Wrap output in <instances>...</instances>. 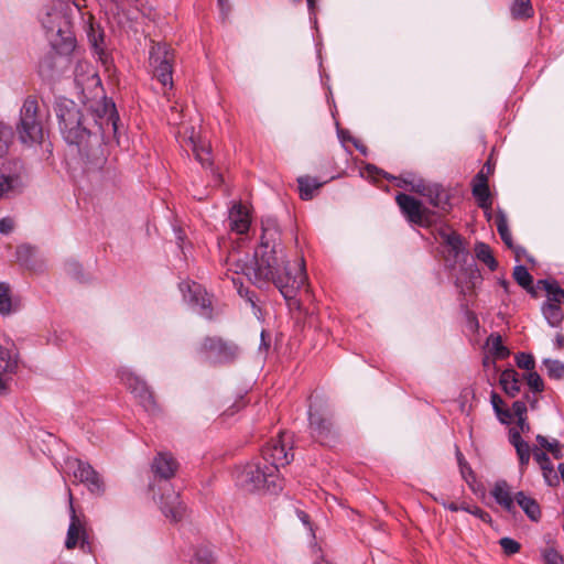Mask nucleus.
Instances as JSON below:
<instances>
[{"mask_svg":"<svg viewBox=\"0 0 564 564\" xmlns=\"http://www.w3.org/2000/svg\"><path fill=\"white\" fill-rule=\"evenodd\" d=\"M64 140L75 145L85 161L86 171L98 172L107 164L105 139L117 132L119 115L110 100H102L94 110H82L70 99H59L55 107Z\"/></svg>","mask_w":564,"mask_h":564,"instance_id":"f257e3e1","label":"nucleus"},{"mask_svg":"<svg viewBox=\"0 0 564 564\" xmlns=\"http://www.w3.org/2000/svg\"><path fill=\"white\" fill-rule=\"evenodd\" d=\"M253 283L262 289L272 283L284 297L291 311L302 312V303L296 297L301 290L308 293L304 260L291 268L281 242V232L274 219L262 221L260 245L256 251L252 269Z\"/></svg>","mask_w":564,"mask_h":564,"instance_id":"f03ea898","label":"nucleus"},{"mask_svg":"<svg viewBox=\"0 0 564 564\" xmlns=\"http://www.w3.org/2000/svg\"><path fill=\"white\" fill-rule=\"evenodd\" d=\"M41 23L46 30L52 47L58 54H69L76 46L72 23L62 8L55 6L41 14Z\"/></svg>","mask_w":564,"mask_h":564,"instance_id":"7ed1b4c3","label":"nucleus"},{"mask_svg":"<svg viewBox=\"0 0 564 564\" xmlns=\"http://www.w3.org/2000/svg\"><path fill=\"white\" fill-rule=\"evenodd\" d=\"M238 484L249 491L265 489L272 494L282 490V479L275 465L265 464L260 457L248 463L237 476Z\"/></svg>","mask_w":564,"mask_h":564,"instance_id":"20e7f679","label":"nucleus"},{"mask_svg":"<svg viewBox=\"0 0 564 564\" xmlns=\"http://www.w3.org/2000/svg\"><path fill=\"white\" fill-rule=\"evenodd\" d=\"M308 427L311 436L321 445L330 446L339 437L334 414L328 404L322 400L310 405Z\"/></svg>","mask_w":564,"mask_h":564,"instance_id":"39448f33","label":"nucleus"},{"mask_svg":"<svg viewBox=\"0 0 564 564\" xmlns=\"http://www.w3.org/2000/svg\"><path fill=\"white\" fill-rule=\"evenodd\" d=\"M15 129L19 140L24 144H34L42 141L43 123L39 115V102L34 96H28L24 99Z\"/></svg>","mask_w":564,"mask_h":564,"instance_id":"423d86ee","label":"nucleus"},{"mask_svg":"<svg viewBox=\"0 0 564 564\" xmlns=\"http://www.w3.org/2000/svg\"><path fill=\"white\" fill-rule=\"evenodd\" d=\"M197 352L210 365H229L240 354L238 345L220 336H206L197 348Z\"/></svg>","mask_w":564,"mask_h":564,"instance_id":"0eeeda50","label":"nucleus"},{"mask_svg":"<svg viewBox=\"0 0 564 564\" xmlns=\"http://www.w3.org/2000/svg\"><path fill=\"white\" fill-rule=\"evenodd\" d=\"M175 63V52L166 43H153L149 51V65L153 76L163 87H173V67Z\"/></svg>","mask_w":564,"mask_h":564,"instance_id":"6e6552de","label":"nucleus"},{"mask_svg":"<svg viewBox=\"0 0 564 564\" xmlns=\"http://www.w3.org/2000/svg\"><path fill=\"white\" fill-rule=\"evenodd\" d=\"M291 443V436L286 432H280L276 438L270 440L261 449L259 456L265 464L275 465L279 470L293 460L294 454L292 447H288Z\"/></svg>","mask_w":564,"mask_h":564,"instance_id":"1a4fd4ad","label":"nucleus"},{"mask_svg":"<svg viewBox=\"0 0 564 564\" xmlns=\"http://www.w3.org/2000/svg\"><path fill=\"white\" fill-rule=\"evenodd\" d=\"M395 202L402 215L410 224L427 227L433 223L435 216L434 212L426 208L421 200L413 196L399 193L395 196Z\"/></svg>","mask_w":564,"mask_h":564,"instance_id":"9d476101","label":"nucleus"},{"mask_svg":"<svg viewBox=\"0 0 564 564\" xmlns=\"http://www.w3.org/2000/svg\"><path fill=\"white\" fill-rule=\"evenodd\" d=\"M120 380L128 390L138 399L139 403L148 412H154L158 409L153 392L148 384L129 370L119 372Z\"/></svg>","mask_w":564,"mask_h":564,"instance_id":"9b49d317","label":"nucleus"},{"mask_svg":"<svg viewBox=\"0 0 564 564\" xmlns=\"http://www.w3.org/2000/svg\"><path fill=\"white\" fill-rule=\"evenodd\" d=\"M180 290L183 293L185 301L199 308L198 313L203 317L207 319L213 318L212 300L200 284L191 281H183L180 283Z\"/></svg>","mask_w":564,"mask_h":564,"instance_id":"f8f14e48","label":"nucleus"},{"mask_svg":"<svg viewBox=\"0 0 564 564\" xmlns=\"http://www.w3.org/2000/svg\"><path fill=\"white\" fill-rule=\"evenodd\" d=\"M69 507H70V523L67 530V536L65 541V546L68 550L76 547L78 542L80 541V547H85L86 543V530L85 523L80 520V518L76 514L74 506H73V496L69 492Z\"/></svg>","mask_w":564,"mask_h":564,"instance_id":"ddd939ff","label":"nucleus"},{"mask_svg":"<svg viewBox=\"0 0 564 564\" xmlns=\"http://www.w3.org/2000/svg\"><path fill=\"white\" fill-rule=\"evenodd\" d=\"M74 477L85 484L94 494L104 491V482L98 473L87 463L76 460V467L73 470Z\"/></svg>","mask_w":564,"mask_h":564,"instance_id":"4468645a","label":"nucleus"},{"mask_svg":"<svg viewBox=\"0 0 564 564\" xmlns=\"http://www.w3.org/2000/svg\"><path fill=\"white\" fill-rule=\"evenodd\" d=\"M155 477L169 480L175 476L178 469V462L171 453L159 452L151 464Z\"/></svg>","mask_w":564,"mask_h":564,"instance_id":"2eb2a0df","label":"nucleus"},{"mask_svg":"<svg viewBox=\"0 0 564 564\" xmlns=\"http://www.w3.org/2000/svg\"><path fill=\"white\" fill-rule=\"evenodd\" d=\"M509 443L514 447L518 459L519 468L521 473H524L529 466L531 455L533 456V448L525 442L520 435V431L517 427L509 430Z\"/></svg>","mask_w":564,"mask_h":564,"instance_id":"dca6fc26","label":"nucleus"},{"mask_svg":"<svg viewBox=\"0 0 564 564\" xmlns=\"http://www.w3.org/2000/svg\"><path fill=\"white\" fill-rule=\"evenodd\" d=\"M471 193L481 209L485 212L491 209L492 200L488 185V176L484 171L478 172L474 177Z\"/></svg>","mask_w":564,"mask_h":564,"instance_id":"f3484780","label":"nucleus"},{"mask_svg":"<svg viewBox=\"0 0 564 564\" xmlns=\"http://www.w3.org/2000/svg\"><path fill=\"white\" fill-rule=\"evenodd\" d=\"M229 228L239 235L246 234L251 224L249 210L239 204H234L228 215Z\"/></svg>","mask_w":564,"mask_h":564,"instance_id":"a211bd4d","label":"nucleus"},{"mask_svg":"<svg viewBox=\"0 0 564 564\" xmlns=\"http://www.w3.org/2000/svg\"><path fill=\"white\" fill-rule=\"evenodd\" d=\"M425 191V196L429 203L440 209L442 213H448L452 208L451 196L440 184H431L430 187H423L422 192Z\"/></svg>","mask_w":564,"mask_h":564,"instance_id":"6ab92c4d","label":"nucleus"},{"mask_svg":"<svg viewBox=\"0 0 564 564\" xmlns=\"http://www.w3.org/2000/svg\"><path fill=\"white\" fill-rule=\"evenodd\" d=\"M161 510L164 516L174 522L181 521L186 512V507L177 494H173L170 498L163 499Z\"/></svg>","mask_w":564,"mask_h":564,"instance_id":"aec40b11","label":"nucleus"},{"mask_svg":"<svg viewBox=\"0 0 564 564\" xmlns=\"http://www.w3.org/2000/svg\"><path fill=\"white\" fill-rule=\"evenodd\" d=\"M491 496L495 498L496 502L500 505L506 511H514V499L506 480H499L495 484L491 490Z\"/></svg>","mask_w":564,"mask_h":564,"instance_id":"412c9836","label":"nucleus"},{"mask_svg":"<svg viewBox=\"0 0 564 564\" xmlns=\"http://www.w3.org/2000/svg\"><path fill=\"white\" fill-rule=\"evenodd\" d=\"M0 368L3 372L14 373L18 368V351L12 341L0 345Z\"/></svg>","mask_w":564,"mask_h":564,"instance_id":"4be33fe9","label":"nucleus"},{"mask_svg":"<svg viewBox=\"0 0 564 564\" xmlns=\"http://www.w3.org/2000/svg\"><path fill=\"white\" fill-rule=\"evenodd\" d=\"M533 459L539 464L540 468L542 469L543 477L549 485L552 486L558 482V478L554 471L553 464L545 452L534 447Z\"/></svg>","mask_w":564,"mask_h":564,"instance_id":"5701e85b","label":"nucleus"},{"mask_svg":"<svg viewBox=\"0 0 564 564\" xmlns=\"http://www.w3.org/2000/svg\"><path fill=\"white\" fill-rule=\"evenodd\" d=\"M184 143L192 150L196 160L203 166H209L212 164L209 148L196 140L194 131H192V134L187 139H184Z\"/></svg>","mask_w":564,"mask_h":564,"instance_id":"b1692460","label":"nucleus"},{"mask_svg":"<svg viewBox=\"0 0 564 564\" xmlns=\"http://www.w3.org/2000/svg\"><path fill=\"white\" fill-rule=\"evenodd\" d=\"M17 260L18 262L29 269L36 270L37 268V249L29 243H23L17 247Z\"/></svg>","mask_w":564,"mask_h":564,"instance_id":"393cba45","label":"nucleus"},{"mask_svg":"<svg viewBox=\"0 0 564 564\" xmlns=\"http://www.w3.org/2000/svg\"><path fill=\"white\" fill-rule=\"evenodd\" d=\"M506 394L514 398L520 392L519 373L514 369H506L501 372L499 379Z\"/></svg>","mask_w":564,"mask_h":564,"instance_id":"a878e982","label":"nucleus"},{"mask_svg":"<svg viewBox=\"0 0 564 564\" xmlns=\"http://www.w3.org/2000/svg\"><path fill=\"white\" fill-rule=\"evenodd\" d=\"M324 183L325 182H319L316 177H312L310 175L300 176L297 178L300 197L303 200L312 199Z\"/></svg>","mask_w":564,"mask_h":564,"instance_id":"bb28decb","label":"nucleus"},{"mask_svg":"<svg viewBox=\"0 0 564 564\" xmlns=\"http://www.w3.org/2000/svg\"><path fill=\"white\" fill-rule=\"evenodd\" d=\"M514 499L532 521H538L540 519L541 509L535 499L527 496L523 491L517 492Z\"/></svg>","mask_w":564,"mask_h":564,"instance_id":"cd10ccee","label":"nucleus"},{"mask_svg":"<svg viewBox=\"0 0 564 564\" xmlns=\"http://www.w3.org/2000/svg\"><path fill=\"white\" fill-rule=\"evenodd\" d=\"M538 285L546 292L547 300L545 303H554L560 305L564 303V290L557 284V282L539 280Z\"/></svg>","mask_w":564,"mask_h":564,"instance_id":"c85d7f7f","label":"nucleus"},{"mask_svg":"<svg viewBox=\"0 0 564 564\" xmlns=\"http://www.w3.org/2000/svg\"><path fill=\"white\" fill-rule=\"evenodd\" d=\"M510 13L514 20H528L534 15L531 0H513Z\"/></svg>","mask_w":564,"mask_h":564,"instance_id":"c756f323","label":"nucleus"},{"mask_svg":"<svg viewBox=\"0 0 564 564\" xmlns=\"http://www.w3.org/2000/svg\"><path fill=\"white\" fill-rule=\"evenodd\" d=\"M475 256L476 258L486 264L490 271H496L498 268V262L492 254L490 247L485 242H477L475 245Z\"/></svg>","mask_w":564,"mask_h":564,"instance_id":"7c9ffc66","label":"nucleus"},{"mask_svg":"<svg viewBox=\"0 0 564 564\" xmlns=\"http://www.w3.org/2000/svg\"><path fill=\"white\" fill-rule=\"evenodd\" d=\"M542 313L551 327H557L563 322L564 313L560 304L544 303Z\"/></svg>","mask_w":564,"mask_h":564,"instance_id":"2f4dec72","label":"nucleus"},{"mask_svg":"<svg viewBox=\"0 0 564 564\" xmlns=\"http://www.w3.org/2000/svg\"><path fill=\"white\" fill-rule=\"evenodd\" d=\"M440 236L442 241L451 248L454 256L458 257L463 250V240L460 235L449 229H442L440 231Z\"/></svg>","mask_w":564,"mask_h":564,"instance_id":"473e14b6","label":"nucleus"},{"mask_svg":"<svg viewBox=\"0 0 564 564\" xmlns=\"http://www.w3.org/2000/svg\"><path fill=\"white\" fill-rule=\"evenodd\" d=\"M497 231L508 248H513L512 236L508 227V220L502 212H499L496 216Z\"/></svg>","mask_w":564,"mask_h":564,"instance_id":"72a5a7b5","label":"nucleus"},{"mask_svg":"<svg viewBox=\"0 0 564 564\" xmlns=\"http://www.w3.org/2000/svg\"><path fill=\"white\" fill-rule=\"evenodd\" d=\"M512 275L520 286H522L529 292L533 291V278L524 265H516Z\"/></svg>","mask_w":564,"mask_h":564,"instance_id":"f704fd0d","label":"nucleus"},{"mask_svg":"<svg viewBox=\"0 0 564 564\" xmlns=\"http://www.w3.org/2000/svg\"><path fill=\"white\" fill-rule=\"evenodd\" d=\"M536 442L542 448L551 453L555 459L563 458L562 445L557 440L549 441L545 436L539 434L536 435Z\"/></svg>","mask_w":564,"mask_h":564,"instance_id":"c9c22d12","label":"nucleus"},{"mask_svg":"<svg viewBox=\"0 0 564 564\" xmlns=\"http://www.w3.org/2000/svg\"><path fill=\"white\" fill-rule=\"evenodd\" d=\"M456 458L463 479L467 484L475 481V474L458 447L456 448Z\"/></svg>","mask_w":564,"mask_h":564,"instance_id":"e433bc0d","label":"nucleus"},{"mask_svg":"<svg viewBox=\"0 0 564 564\" xmlns=\"http://www.w3.org/2000/svg\"><path fill=\"white\" fill-rule=\"evenodd\" d=\"M543 364L546 368L547 376L552 379L564 378V364L555 359H544Z\"/></svg>","mask_w":564,"mask_h":564,"instance_id":"4c0bfd02","label":"nucleus"},{"mask_svg":"<svg viewBox=\"0 0 564 564\" xmlns=\"http://www.w3.org/2000/svg\"><path fill=\"white\" fill-rule=\"evenodd\" d=\"M11 313L10 286L4 282H0V314L8 315Z\"/></svg>","mask_w":564,"mask_h":564,"instance_id":"58836bf2","label":"nucleus"},{"mask_svg":"<svg viewBox=\"0 0 564 564\" xmlns=\"http://www.w3.org/2000/svg\"><path fill=\"white\" fill-rule=\"evenodd\" d=\"M489 340H491L492 355L497 359H505L509 356V349L503 346L500 335H490Z\"/></svg>","mask_w":564,"mask_h":564,"instance_id":"ea45409f","label":"nucleus"},{"mask_svg":"<svg viewBox=\"0 0 564 564\" xmlns=\"http://www.w3.org/2000/svg\"><path fill=\"white\" fill-rule=\"evenodd\" d=\"M87 37L90 45L94 47L96 52L102 51L104 33L99 29L96 30L94 25L90 24L89 30L87 32Z\"/></svg>","mask_w":564,"mask_h":564,"instance_id":"a19ab883","label":"nucleus"},{"mask_svg":"<svg viewBox=\"0 0 564 564\" xmlns=\"http://www.w3.org/2000/svg\"><path fill=\"white\" fill-rule=\"evenodd\" d=\"M529 388L533 392H542L544 390V383L541 376L536 371H530L524 376Z\"/></svg>","mask_w":564,"mask_h":564,"instance_id":"79ce46f5","label":"nucleus"},{"mask_svg":"<svg viewBox=\"0 0 564 564\" xmlns=\"http://www.w3.org/2000/svg\"><path fill=\"white\" fill-rule=\"evenodd\" d=\"M499 545L501 546L503 553L508 556L518 553L521 549V544L508 536L501 538L499 540Z\"/></svg>","mask_w":564,"mask_h":564,"instance_id":"37998d69","label":"nucleus"},{"mask_svg":"<svg viewBox=\"0 0 564 564\" xmlns=\"http://www.w3.org/2000/svg\"><path fill=\"white\" fill-rule=\"evenodd\" d=\"M12 139V130L0 122V156H3Z\"/></svg>","mask_w":564,"mask_h":564,"instance_id":"c03bdc74","label":"nucleus"},{"mask_svg":"<svg viewBox=\"0 0 564 564\" xmlns=\"http://www.w3.org/2000/svg\"><path fill=\"white\" fill-rule=\"evenodd\" d=\"M516 364L520 369L532 371L535 366V361L532 355L525 352H519L516 356Z\"/></svg>","mask_w":564,"mask_h":564,"instance_id":"a18cd8bd","label":"nucleus"},{"mask_svg":"<svg viewBox=\"0 0 564 564\" xmlns=\"http://www.w3.org/2000/svg\"><path fill=\"white\" fill-rule=\"evenodd\" d=\"M544 564H564L563 556L554 549H547L543 552Z\"/></svg>","mask_w":564,"mask_h":564,"instance_id":"49530a36","label":"nucleus"},{"mask_svg":"<svg viewBox=\"0 0 564 564\" xmlns=\"http://www.w3.org/2000/svg\"><path fill=\"white\" fill-rule=\"evenodd\" d=\"M512 411L516 416L524 417L527 414V403L523 400L514 401L512 404Z\"/></svg>","mask_w":564,"mask_h":564,"instance_id":"de8ad7c7","label":"nucleus"},{"mask_svg":"<svg viewBox=\"0 0 564 564\" xmlns=\"http://www.w3.org/2000/svg\"><path fill=\"white\" fill-rule=\"evenodd\" d=\"M470 513L474 514L475 517L479 518L485 523L491 522L490 514L477 506H473Z\"/></svg>","mask_w":564,"mask_h":564,"instance_id":"09e8293b","label":"nucleus"},{"mask_svg":"<svg viewBox=\"0 0 564 564\" xmlns=\"http://www.w3.org/2000/svg\"><path fill=\"white\" fill-rule=\"evenodd\" d=\"M14 223L11 218L4 217L0 219V232L8 235L13 230Z\"/></svg>","mask_w":564,"mask_h":564,"instance_id":"8fccbe9b","label":"nucleus"},{"mask_svg":"<svg viewBox=\"0 0 564 564\" xmlns=\"http://www.w3.org/2000/svg\"><path fill=\"white\" fill-rule=\"evenodd\" d=\"M12 181L9 176L1 175L0 176V198L11 189Z\"/></svg>","mask_w":564,"mask_h":564,"instance_id":"3c124183","label":"nucleus"},{"mask_svg":"<svg viewBox=\"0 0 564 564\" xmlns=\"http://www.w3.org/2000/svg\"><path fill=\"white\" fill-rule=\"evenodd\" d=\"M499 421L503 424H507L509 423L510 419H511V412L509 409H503V408H500L497 412H496Z\"/></svg>","mask_w":564,"mask_h":564,"instance_id":"603ef678","label":"nucleus"},{"mask_svg":"<svg viewBox=\"0 0 564 564\" xmlns=\"http://www.w3.org/2000/svg\"><path fill=\"white\" fill-rule=\"evenodd\" d=\"M490 401H491V404H492V408H494L495 412H497L503 405V400L496 392L491 393Z\"/></svg>","mask_w":564,"mask_h":564,"instance_id":"864d4df0","label":"nucleus"},{"mask_svg":"<svg viewBox=\"0 0 564 564\" xmlns=\"http://www.w3.org/2000/svg\"><path fill=\"white\" fill-rule=\"evenodd\" d=\"M517 431H520V435L522 433H529L530 432V424L528 422L527 416L518 419V429H517Z\"/></svg>","mask_w":564,"mask_h":564,"instance_id":"5fc2aeb1","label":"nucleus"},{"mask_svg":"<svg viewBox=\"0 0 564 564\" xmlns=\"http://www.w3.org/2000/svg\"><path fill=\"white\" fill-rule=\"evenodd\" d=\"M6 372L0 371V394H7L9 392V379L4 378Z\"/></svg>","mask_w":564,"mask_h":564,"instance_id":"6e6d98bb","label":"nucleus"},{"mask_svg":"<svg viewBox=\"0 0 564 564\" xmlns=\"http://www.w3.org/2000/svg\"><path fill=\"white\" fill-rule=\"evenodd\" d=\"M58 2L66 3L72 2L73 6L80 12L84 8H86V0H58Z\"/></svg>","mask_w":564,"mask_h":564,"instance_id":"4d7b16f0","label":"nucleus"},{"mask_svg":"<svg viewBox=\"0 0 564 564\" xmlns=\"http://www.w3.org/2000/svg\"><path fill=\"white\" fill-rule=\"evenodd\" d=\"M430 185H431V184H426V183H425V182H423V181H419L416 184H414V185L412 186V189H413L415 193H417V194H420V195H422V196H425V193H426V192H425V191H423V192H422V189H423V187H430Z\"/></svg>","mask_w":564,"mask_h":564,"instance_id":"13d9d810","label":"nucleus"},{"mask_svg":"<svg viewBox=\"0 0 564 564\" xmlns=\"http://www.w3.org/2000/svg\"><path fill=\"white\" fill-rule=\"evenodd\" d=\"M441 505H442L444 508H446V509H448V510H451V511H453V512L458 511V507H459V505H458V503H456V502H447V501H445V500H442V501H441Z\"/></svg>","mask_w":564,"mask_h":564,"instance_id":"bf43d9fd","label":"nucleus"},{"mask_svg":"<svg viewBox=\"0 0 564 564\" xmlns=\"http://www.w3.org/2000/svg\"><path fill=\"white\" fill-rule=\"evenodd\" d=\"M67 270H68V272H72V273H74V275L77 276V273H79V271H80V265L77 262H69L67 264Z\"/></svg>","mask_w":564,"mask_h":564,"instance_id":"052dcab7","label":"nucleus"},{"mask_svg":"<svg viewBox=\"0 0 564 564\" xmlns=\"http://www.w3.org/2000/svg\"><path fill=\"white\" fill-rule=\"evenodd\" d=\"M245 406V402L243 401H239L237 403L234 404L232 408H235V410L230 411V409H228L225 414H228V415H232L235 412L239 411L240 409H242Z\"/></svg>","mask_w":564,"mask_h":564,"instance_id":"680f3d73","label":"nucleus"},{"mask_svg":"<svg viewBox=\"0 0 564 564\" xmlns=\"http://www.w3.org/2000/svg\"><path fill=\"white\" fill-rule=\"evenodd\" d=\"M556 346L562 348L564 346V335L557 334L555 338Z\"/></svg>","mask_w":564,"mask_h":564,"instance_id":"e2e57ef3","label":"nucleus"},{"mask_svg":"<svg viewBox=\"0 0 564 564\" xmlns=\"http://www.w3.org/2000/svg\"><path fill=\"white\" fill-rule=\"evenodd\" d=\"M471 509H473V506H469V505H468V503H466V502H462V503L459 505V507H458V511H459V510H463V511H466V512H468V513H470Z\"/></svg>","mask_w":564,"mask_h":564,"instance_id":"0e129e2a","label":"nucleus"},{"mask_svg":"<svg viewBox=\"0 0 564 564\" xmlns=\"http://www.w3.org/2000/svg\"><path fill=\"white\" fill-rule=\"evenodd\" d=\"M499 284L501 285V288H503V290L506 292H509L510 283L507 280H505V279L499 280Z\"/></svg>","mask_w":564,"mask_h":564,"instance_id":"69168bd1","label":"nucleus"},{"mask_svg":"<svg viewBox=\"0 0 564 564\" xmlns=\"http://www.w3.org/2000/svg\"><path fill=\"white\" fill-rule=\"evenodd\" d=\"M308 10L313 12L315 10V0H306Z\"/></svg>","mask_w":564,"mask_h":564,"instance_id":"338daca9","label":"nucleus"},{"mask_svg":"<svg viewBox=\"0 0 564 564\" xmlns=\"http://www.w3.org/2000/svg\"><path fill=\"white\" fill-rule=\"evenodd\" d=\"M355 147H356V149L360 150L362 153L366 152V148L364 145L360 147V145H358L357 142H355Z\"/></svg>","mask_w":564,"mask_h":564,"instance_id":"774afa93","label":"nucleus"}]
</instances>
